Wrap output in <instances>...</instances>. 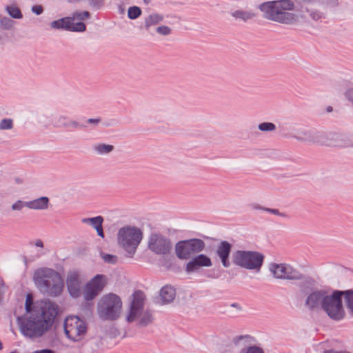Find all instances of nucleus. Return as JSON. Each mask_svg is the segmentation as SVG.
<instances>
[{
	"instance_id": "f257e3e1",
	"label": "nucleus",
	"mask_w": 353,
	"mask_h": 353,
	"mask_svg": "<svg viewBox=\"0 0 353 353\" xmlns=\"http://www.w3.org/2000/svg\"><path fill=\"white\" fill-rule=\"evenodd\" d=\"M339 0H319L314 2L292 1L291 0H279L267 1L259 5L263 17L279 23L295 24L306 18L309 13L311 18L318 21L323 16L320 8L327 10L336 8Z\"/></svg>"
},
{
	"instance_id": "f03ea898",
	"label": "nucleus",
	"mask_w": 353,
	"mask_h": 353,
	"mask_svg": "<svg viewBox=\"0 0 353 353\" xmlns=\"http://www.w3.org/2000/svg\"><path fill=\"white\" fill-rule=\"evenodd\" d=\"M316 281L307 277L299 284L300 292L305 295L304 306L310 312L323 311L331 319L340 321L345 316L342 292L339 290L316 289Z\"/></svg>"
},
{
	"instance_id": "7ed1b4c3",
	"label": "nucleus",
	"mask_w": 353,
	"mask_h": 353,
	"mask_svg": "<svg viewBox=\"0 0 353 353\" xmlns=\"http://www.w3.org/2000/svg\"><path fill=\"white\" fill-rule=\"evenodd\" d=\"M58 310V305L50 300L37 301L31 314L17 317L21 332L30 339L42 336L52 327Z\"/></svg>"
},
{
	"instance_id": "20e7f679",
	"label": "nucleus",
	"mask_w": 353,
	"mask_h": 353,
	"mask_svg": "<svg viewBox=\"0 0 353 353\" xmlns=\"http://www.w3.org/2000/svg\"><path fill=\"white\" fill-rule=\"evenodd\" d=\"M33 281L37 288L44 294L57 296L63 291V281L60 274L51 268H41L35 270Z\"/></svg>"
},
{
	"instance_id": "39448f33",
	"label": "nucleus",
	"mask_w": 353,
	"mask_h": 353,
	"mask_svg": "<svg viewBox=\"0 0 353 353\" xmlns=\"http://www.w3.org/2000/svg\"><path fill=\"white\" fill-rule=\"evenodd\" d=\"M145 296L140 290L136 291L129 299L125 311V319L128 323L137 322L140 326H147L152 322V313L145 310Z\"/></svg>"
},
{
	"instance_id": "423d86ee",
	"label": "nucleus",
	"mask_w": 353,
	"mask_h": 353,
	"mask_svg": "<svg viewBox=\"0 0 353 353\" xmlns=\"http://www.w3.org/2000/svg\"><path fill=\"white\" fill-rule=\"evenodd\" d=\"M143 239L142 231L130 225L121 228L117 232V244L123 250L125 256L132 259Z\"/></svg>"
},
{
	"instance_id": "0eeeda50",
	"label": "nucleus",
	"mask_w": 353,
	"mask_h": 353,
	"mask_svg": "<svg viewBox=\"0 0 353 353\" xmlns=\"http://www.w3.org/2000/svg\"><path fill=\"white\" fill-rule=\"evenodd\" d=\"M122 305V301L118 295L113 293L105 294L98 302L97 314L103 320H116L121 315Z\"/></svg>"
},
{
	"instance_id": "6e6552de",
	"label": "nucleus",
	"mask_w": 353,
	"mask_h": 353,
	"mask_svg": "<svg viewBox=\"0 0 353 353\" xmlns=\"http://www.w3.org/2000/svg\"><path fill=\"white\" fill-rule=\"evenodd\" d=\"M264 255L256 251L236 250L232 254V263L242 268L259 272Z\"/></svg>"
},
{
	"instance_id": "1a4fd4ad",
	"label": "nucleus",
	"mask_w": 353,
	"mask_h": 353,
	"mask_svg": "<svg viewBox=\"0 0 353 353\" xmlns=\"http://www.w3.org/2000/svg\"><path fill=\"white\" fill-rule=\"evenodd\" d=\"M269 270L274 278L281 280L304 281L305 276L290 264L272 263L269 265Z\"/></svg>"
},
{
	"instance_id": "9d476101",
	"label": "nucleus",
	"mask_w": 353,
	"mask_h": 353,
	"mask_svg": "<svg viewBox=\"0 0 353 353\" xmlns=\"http://www.w3.org/2000/svg\"><path fill=\"white\" fill-rule=\"evenodd\" d=\"M205 246L204 241L200 239L181 241L176 244L175 253L179 259L187 260L203 251Z\"/></svg>"
},
{
	"instance_id": "9b49d317",
	"label": "nucleus",
	"mask_w": 353,
	"mask_h": 353,
	"mask_svg": "<svg viewBox=\"0 0 353 353\" xmlns=\"http://www.w3.org/2000/svg\"><path fill=\"white\" fill-rule=\"evenodd\" d=\"M86 329L84 321L77 316H70L65 320V334L72 341H79L85 334Z\"/></svg>"
},
{
	"instance_id": "f8f14e48",
	"label": "nucleus",
	"mask_w": 353,
	"mask_h": 353,
	"mask_svg": "<svg viewBox=\"0 0 353 353\" xmlns=\"http://www.w3.org/2000/svg\"><path fill=\"white\" fill-rule=\"evenodd\" d=\"M107 284V277L103 274H97L88 281L83 290V295L86 301L96 298Z\"/></svg>"
},
{
	"instance_id": "ddd939ff",
	"label": "nucleus",
	"mask_w": 353,
	"mask_h": 353,
	"mask_svg": "<svg viewBox=\"0 0 353 353\" xmlns=\"http://www.w3.org/2000/svg\"><path fill=\"white\" fill-rule=\"evenodd\" d=\"M318 144L327 146H348L350 141L345 134L320 131Z\"/></svg>"
},
{
	"instance_id": "4468645a",
	"label": "nucleus",
	"mask_w": 353,
	"mask_h": 353,
	"mask_svg": "<svg viewBox=\"0 0 353 353\" xmlns=\"http://www.w3.org/2000/svg\"><path fill=\"white\" fill-rule=\"evenodd\" d=\"M148 248L159 255L168 254L172 249L171 241L164 236L159 234H152L148 242Z\"/></svg>"
},
{
	"instance_id": "2eb2a0df",
	"label": "nucleus",
	"mask_w": 353,
	"mask_h": 353,
	"mask_svg": "<svg viewBox=\"0 0 353 353\" xmlns=\"http://www.w3.org/2000/svg\"><path fill=\"white\" fill-rule=\"evenodd\" d=\"M319 132L302 127L294 131L292 137L302 143L318 144Z\"/></svg>"
},
{
	"instance_id": "dca6fc26",
	"label": "nucleus",
	"mask_w": 353,
	"mask_h": 353,
	"mask_svg": "<svg viewBox=\"0 0 353 353\" xmlns=\"http://www.w3.org/2000/svg\"><path fill=\"white\" fill-rule=\"evenodd\" d=\"M83 279L79 272H70L67 275L66 285L70 294L72 297H79L81 294V287Z\"/></svg>"
},
{
	"instance_id": "f3484780",
	"label": "nucleus",
	"mask_w": 353,
	"mask_h": 353,
	"mask_svg": "<svg viewBox=\"0 0 353 353\" xmlns=\"http://www.w3.org/2000/svg\"><path fill=\"white\" fill-rule=\"evenodd\" d=\"M212 265V262L209 256L205 254H200L192 258L186 264L185 271L188 273L199 271L202 268H210Z\"/></svg>"
},
{
	"instance_id": "a211bd4d",
	"label": "nucleus",
	"mask_w": 353,
	"mask_h": 353,
	"mask_svg": "<svg viewBox=\"0 0 353 353\" xmlns=\"http://www.w3.org/2000/svg\"><path fill=\"white\" fill-rule=\"evenodd\" d=\"M250 339L249 336H240L233 339L232 342L239 350V353H264L261 347L250 345Z\"/></svg>"
},
{
	"instance_id": "6ab92c4d",
	"label": "nucleus",
	"mask_w": 353,
	"mask_h": 353,
	"mask_svg": "<svg viewBox=\"0 0 353 353\" xmlns=\"http://www.w3.org/2000/svg\"><path fill=\"white\" fill-rule=\"evenodd\" d=\"M231 249L232 245L226 241H221L216 248V254L221 259L223 266L226 268L230 266L229 256Z\"/></svg>"
},
{
	"instance_id": "aec40b11",
	"label": "nucleus",
	"mask_w": 353,
	"mask_h": 353,
	"mask_svg": "<svg viewBox=\"0 0 353 353\" xmlns=\"http://www.w3.org/2000/svg\"><path fill=\"white\" fill-rule=\"evenodd\" d=\"M81 222L85 224H88L91 225L97 232V234L101 237L104 238V233L103 230V218L101 216H97L92 218H83L81 219Z\"/></svg>"
},
{
	"instance_id": "412c9836",
	"label": "nucleus",
	"mask_w": 353,
	"mask_h": 353,
	"mask_svg": "<svg viewBox=\"0 0 353 353\" xmlns=\"http://www.w3.org/2000/svg\"><path fill=\"white\" fill-rule=\"evenodd\" d=\"M176 296V291L170 285L163 286L160 291V298L163 303L172 302Z\"/></svg>"
},
{
	"instance_id": "4be33fe9",
	"label": "nucleus",
	"mask_w": 353,
	"mask_h": 353,
	"mask_svg": "<svg viewBox=\"0 0 353 353\" xmlns=\"http://www.w3.org/2000/svg\"><path fill=\"white\" fill-rule=\"evenodd\" d=\"M235 19H239L243 22H247L256 17V14L252 10H235L230 13Z\"/></svg>"
},
{
	"instance_id": "5701e85b",
	"label": "nucleus",
	"mask_w": 353,
	"mask_h": 353,
	"mask_svg": "<svg viewBox=\"0 0 353 353\" xmlns=\"http://www.w3.org/2000/svg\"><path fill=\"white\" fill-rule=\"evenodd\" d=\"M49 199L41 196L32 201H28L27 208L31 210H45L48 208Z\"/></svg>"
},
{
	"instance_id": "b1692460",
	"label": "nucleus",
	"mask_w": 353,
	"mask_h": 353,
	"mask_svg": "<svg viewBox=\"0 0 353 353\" xmlns=\"http://www.w3.org/2000/svg\"><path fill=\"white\" fill-rule=\"evenodd\" d=\"M164 20V16L157 12H153L146 17L144 19L145 29L161 23Z\"/></svg>"
},
{
	"instance_id": "393cba45",
	"label": "nucleus",
	"mask_w": 353,
	"mask_h": 353,
	"mask_svg": "<svg viewBox=\"0 0 353 353\" xmlns=\"http://www.w3.org/2000/svg\"><path fill=\"white\" fill-rule=\"evenodd\" d=\"M72 22V19L68 17H63L58 20L53 21L50 23V26L53 29H64L69 30L70 26Z\"/></svg>"
},
{
	"instance_id": "a878e982",
	"label": "nucleus",
	"mask_w": 353,
	"mask_h": 353,
	"mask_svg": "<svg viewBox=\"0 0 353 353\" xmlns=\"http://www.w3.org/2000/svg\"><path fill=\"white\" fill-rule=\"evenodd\" d=\"M92 149L97 155H106L112 152L114 150V147L110 144L100 143L94 144Z\"/></svg>"
},
{
	"instance_id": "bb28decb",
	"label": "nucleus",
	"mask_w": 353,
	"mask_h": 353,
	"mask_svg": "<svg viewBox=\"0 0 353 353\" xmlns=\"http://www.w3.org/2000/svg\"><path fill=\"white\" fill-rule=\"evenodd\" d=\"M342 296H345L347 308L353 314V290L341 291Z\"/></svg>"
},
{
	"instance_id": "cd10ccee",
	"label": "nucleus",
	"mask_w": 353,
	"mask_h": 353,
	"mask_svg": "<svg viewBox=\"0 0 353 353\" xmlns=\"http://www.w3.org/2000/svg\"><path fill=\"white\" fill-rule=\"evenodd\" d=\"M6 10L8 14L14 19H19L23 17L20 9L15 5L7 6L6 7Z\"/></svg>"
},
{
	"instance_id": "c85d7f7f",
	"label": "nucleus",
	"mask_w": 353,
	"mask_h": 353,
	"mask_svg": "<svg viewBox=\"0 0 353 353\" xmlns=\"http://www.w3.org/2000/svg\"><path fill=\"white\" fill-rule=\"evenodd\" d=\"M276 125L271 122H263L258 125V129L263 132H270L276 130Z\"/></svg>"
},
{
	"instance_id": "c756f323",
	"label": "nucleus",
	"mask_w": 353,
	"mask_h": 353,
	"mask_svg": "<svg viewBox=\"0 0 353 353\" xmlns=\"http://www.w3.org/2000/svg\"><path fill=\"white\" fill-rule=\"evenodd\" d=\"M90 17V12L88 11H76L72 14L70 18L72 19V21L79 20L83 21Z\"/></svg>"
},
{
	"instance_id": "7c9ffc66",
	"label": "nucleus",
	"mask_w": 353,
	"mask_h": 353,
	"mask_svg": "<svg viewBox=\"0 0 353 353\" xmlns=\"http://www.w3.org/2000/svg\"><path fill=\"white\" fill-rule=\"evenodd\" d=\"M141 14V10L138 6H132L128 8V17L130 19H137Z\"/></svg>"
},
{
	"instance_id": "2f4dec72",
	"label": "nucleus",
	"mask_w": 353,
	"mask_h": 353,
	"mask_svg": "<svg viewBox=\"0 0 353 353\" xmlns=\"http://www.w3.org/2000/svg\"><path fill=\"white\" fill-rule=\"evenodd\" d=\"M14 21L9 17H3L0 19V26L4 30H10L12 28Z\"/></svg>"
},
{
	"instance_id": "473e14b6",
	"label": "nucleus",
	"mask_w": 353,
	"mask_h": 353,
	"mask_svg": "<svg viewBox=\"0 0 353 353\" xmlns=\"http://www.w3.org/2000/svg\"><path fill=\"white\" fill-rule=\"evenodd\" d=\"M85 30V25L82 21L74 23V21H72V23L70 26V28H69V31H72V32H83Z\"/></svg>"
},
{
	"instance_id": "72a5a7b5",
	"label": "nucleus",
	"mask_w": 353,
	"mask_h": 353,
	"mask_svg": "<svg viewBox=\"0 0 353 353\" xmlns=\"http://www.w3.org/2000/svg\"><path fill=\"white\" fill-rule=\"evenodd\" d=\"M13 126L12 119H3L0 121V130H10L13 128Z\"/></svg>"
},
{
	"instance_id": "f704fd0d",
	"label": "nucleus",
	"mask_w": 353,
	"mask_h": 353,
	"mask_svg": "<svg viewBox=\"0 0 353 353\" xmlns=\"http://www.w3.org/2000/svg\"><path fill=\"white\" fill-rule=\"evenodd\" d=\"M36 303L33 302V299L31 294H28L26 297L25 309L26 311V314H31L33 310V305Z\"/></svg>"
},
{
	"instance_id": "c9c22d12",
	"label": "nucleus",
	"mask_w": 353,
	"mask_h": 353,
	"mask_svg": "<svg viewBox=\"0 0 353 353\" xmlns=\"http://www.w3.org/2000/svg\"><path fill=\"white\" fill-rule=\"evenodd\" d=\"M100 256L105 263H108L110 264H114L118 261V257L114 254H106L104 252H101Z\"/></svg>"
},
{
	"instance_id": "e433bc0d",
	"label": "nucleus",
	"mask_w": 353,
	"mask_h": 353,
	"mask_svg": "<svg viewBox=\"0 0 353 353\" xmlns=\"http://www.w3.org/2000/svg\"><path fill=\"white\" fill-rule=\"evenodd\" d=\"M156 32L162 36H168L172 33V29L167 26H160L157 28Z\"/></svg>"
},
{
	"instance_id": "4c0bfd02",
	"label": "nucleus",
	"mask_w": 353,
	"mask_h": 353,
	"mask_svg": "<svg viewBox=\"0 0 353 353\" xmlns=\"http://www.w3.org/2000/svg\"><path fill=\"white\" fill-rule=\"evenodd\" d=\"M57 126L69 127L68 117L64 115H59L57 118Z\"/></svg>"
},
{
	"instance_id": "58836bf2",
	"label": "nucleus",
	"mask_w": 353,
	"mask_h": 353,
	"mask_svg": "<svg viewBox=\"0 0 353 353\" xmlns=\"http://www.w3.org/2000/svg\"><path fill=\"white\" fill-rule=\"evenodd\" d=\"M27 205L28 201L24 202L19 200L12 205L11 208L14 211H21L24 207H27Z\"/></svg>"
},
{
	"instance_id": "ea45409f",
	"label": "nucleus",
	"mask_w": 353,
	"mask_h": 353,
	"mask_svg": "<svg viewBox=\"0 0 353 353\" xmlns=\"http://www.w3.org/2000/svg\"><path fill=\"white\" fill-rule=\"evenodd\" d=\"M265 211L270 212V213H272L273 214H275V215H278V216H282V217H286L287 216V215L285 213L280 212L278 209H272V208H266L265 209Z\"/></svg>"
},
{
	"instance_id": "a19ab883",
	"label": "nucleus",
	"mask_w": 353,
	"mask_h": 353,
	"mask_svg": "<svg viewBox=\"0 0 353 353\" xmlns=\"http://www.w3.org/2000/svg\"><path fill=\"white\" fill-rule=\"evenodd\" d=\"M31 10L33 13L36 14L37 15H40L43 13V8L42 6H41V5H36V6H33L31 8Z\"/></svg>"
},
{
	"instance_id": "79ce46f5",
	"label": "nucleus",
	"mask_w": 353,
	"mask_h": 353,
	"mask_svg": "<svg viewBox=\"0 0 353 353\" xmlns=\"http://www.w3.org/2000/svg\"><path fill=\"white\" fill-rule=\"evenodd\" d=\"M103 0H90V6L93 8H99L102 6Z\"/></svg>"
},
{
	"instance_id": "37998d69",
	"label": "nucleus",
	"mask_w": 353,
	"mask_h": 353,
	"mask_svg": "<svg viewBox=\"0 0 353 353\" xmlns=\"http://www.w3.org/2000/svg\"><path fill=\"white\" fill-rule=\"evenodd\" d=\"M249 206L252 209H254V210H264V211H265V209L266 208L262 207L261 205H259V203H250L249 205Z\"/></svg>"
},
{
	"instance_id": "c03bdc74",
	"label": "nucleus",
	"mask_w": 353,
	"mask_h": 353,
	"mask_svg": "<svg viewBox=\"0 0 353 353\" xmlns=\"http://www.w3.org/2000/svg\"><path fill=\"white\" fill-rule=\"evenodd\" d=\"M68 123H69V127L80 128L82 126L78 122L74 121H68Z\"/></svg>"
},
{
	"instance_id": "a18cd8bd",
	"label": "nucleus",
	"mask_w": 353,
	"mask_h": 353,
	"mask_svg": "<svg viewBox=\"0 0 353 353\" xmlns=\"http://www.w3.org/2000/svg\"><path fill=\"white\" fill-rule=\"evenodd\" d=\"M89 123H92L94 125H97L100 122V119H89L88 120Z\"/></svg>"
},
{
	"instance_id": "49530a36",
	"label": "nucleus",
	"mask_w": 353,
	"mask_h": 353,
	"mask_svg": "<svg viewBox=\"0 0 353 353\" xmlns=\"http://www.w3.org/2000/svg\"><path fill=\"white\" fill-rule=\"evenodd\" d=\"M34 353H54V352H53V351H52L50 350L45 349V350H41L39 351H35Z\"/></svg>"
},
{
	"instance_id": "de8ad7c7",
	"label": "nucleus",
	"mask_w": 353,
	"mask_h": 353,
	"mask_svg": "<svg viewBox=\"0 0 353 353\" xmlns=\"http://www.w3.org/2000/svg\"><path fill=\"white\" fill-rule=\"evenodd\" d=\"M34 245H35L36 247H39V248H43V243L42 241H41L39 239L35 241Z\"/></svg>"
},
{
	"instance_id": "09e8293b",
	"label": "nucleus",
	"mask_w": 353,
	"mask_h": 353,
	"mask_svg": "<svg viewBox=\"0 0 353 353\" xmlns=\"http://www.w3.org/2000/svg\"><path fill=\"white\" fill-rule=\"evenodd\" d=\"M333 111V108L331 105H328L325 108V112L327 113H330Z\"/></svg>"
},
{
	"instance_id": "8fccbe9b",
	"label": "nucleus",
	"mask_w": 353,
	"mask_h": 353,
	"mask_svg": "<svg viewBox=\"0 0 353 353\" xmlns=\"http://www.w3.org/2000/svg\"><path fill=\"white\" fill-rule=\"evenodd\" d=\"M2 348H3V345H2V343L0 342V350H2Z\"/></svg>"
}]
</instances>
